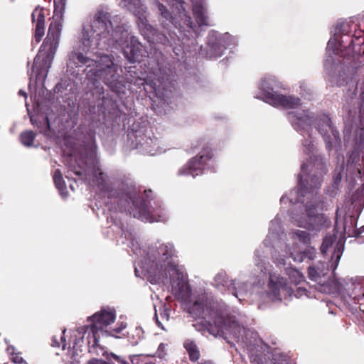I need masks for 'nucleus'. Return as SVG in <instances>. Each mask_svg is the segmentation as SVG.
Returning a JSON list of instances; mask_svg holds the SVG:
<instances>
[{"label": "nucleus", "mask_w": 364, "mask_h": 364, "mask_svg": "<svg viewBox=\"0 0 364 364\" xmlns=\"http://www.w3.org/2000/svg\"><path fill=\"white\" fill-rule=\"evenodd\" d=\"M36 134L32 131H26L21 133L20 139L21 143L26 146H31L33 144V141L35 139Z\"/></svg>", "instance_id": "30"}, {"label": "nucleus", "mask_w": 364, "mask_h": 364, "mask_svg": "<svg viewBox=\"0 0 364 364\" xmlns=\"http://www.w3.org/2000/svg\"><path fill=\"white\" fill-rule=\"evenodd\" d=\"M151 191L149 190V191H144V196H146V198H149L151 195Z\"/></svg>", "instance_id": "45"}, {"label": "nucleus", "mask_w": 364, "mask_h": 364, "mask_svg": "<svg viewBox=\"0 0 364 364\" xmlns=\"http://www.w3.org/2000/svg\"><path fill=\"white\" fill-rule=\"evenodd\" d=\"M53 1L54 21L50 24L47 37L34 59L33 69L30 74V89H31L33 84L37 87H43L58 47L63 27L62 20L65 6V0Z\"/></svg>", "instance_id": "5"}, {"label": "nucleus", "mask_w": 364, "mask_h": 364, "mask_svg": "<svg viewBox=\"0 0 364 364\" xmlns=\"http://www.w3.org/2000/svg\"><path fill=\"white\" fill-rule=\"evenodd\" d=\"M166 1H168V3H170L173 6H176V8L180 11V8H181V9L183 11V0H166Z\"/></svg>", "instance_id": "37"}, {"label": "nucleus", "mask_w": 364, "mask_h": 364, "mask_svg": "<svg viewBox=\"0 0 364 364\" xmlns=\"http://www.w3.org/2000/svg\"><path fill=\"white\" fill-rule=\"evenodd\" d=\"M88 328H89L88 326H85L80 327L77 329H76L75 331H73V335H72V339H73L72 342L73 344V348H75V346L78 345L80 343V341H82L83 339L84 336H85V333L87 332Z\"/></svg>", "instance_id": "28"}, {"label": "nucleus", "mask_w": 364, "mask_h": 364, "mask_svg": "<svg viewBox=\"0 0 364 364\" xmlns=\"http://www.w3.org/2000/svg\"><path fill=\"white\" fill-rule=\"evenodd\" d=\"M119 21L122 19L117 16L110 20L107 12L97 11L92 21L83 26L80 37L82 50L93 51L99 46L101 38H107L115 44L116 48L123 50L129 62L139 61L142 46L134 36L130 35L124 23L122 26L117 24Z\"/></svg>", "instance_id": "1"}, {"label": "nucleus", "mask_w": 364, "mask_h": 364, "mask_svg": "<svg viewBox=\"0 0 364 364\" xmlns=\"http://www.w3.org/2000/svg\"><path fill=\"white\" fill-rule=\"evenodd\" d=\"M73 171L76 174V175H78V176H81L83 174V173L80 171V170H77L75 168L73 169Z\"/></svg>", "instance_id": "46"}, {"label": "nucleus", "mask_w": 364, "mask_h": 364, "mask_svg": "<svg viewBox=\"0 0 364 364\" xmlns=\"http://www.w3.org/2000/svg\"><path fill=\"white\" fill-rule=\"evenodd\" d=\"M256 264L259 267H261V271L266 274L268 271L269 274V281L268 284L269 291L267 293V296L272 301H281L282 293L290 294L291 289L288 287L286 280L281 277L279 275L276 274H272L267 268L264 267V263L263 260L258 255V252H256Z\"/></svg>", "instance_id": "9"}, {"label": "nucleus", "mask_w": 364, "mask_h": 364, "mask_svg": "<svg viewBox=\"0 0 364 364\" xmlns=\"http://www.w3.org/2000/svg\"><path fill=\"white\" fill-rule=\"evenodd\" d=\"M194 18L199 26H209V18L207 14L204 0H191Z\"/></svg>", "instance_id": "21"}, {"label": "nucleus", "mask_w": 364, "mask_h": 364, "mask_svg": "<svg viewBox=\"0 0 364 364\" xmlns=\"http://www.w3.org/2000/svg\"><path fill=\"white\" fill-rule=\"evenodd\" d=\"M278 86L279 82L275 77L272 75L264 77L259 84V92L256 97L274 107L294 109L288 112L289 122L296 131H304L310 136L312 117L309 115L308 111L297 109L298 106L301 105L300 100L298 97L281 95L274 92V88Z\"/></svg>", "instance_id": "6"}, {"label": "nucleus", "mask_w": 364, "mask_h": 364, "mask_svg": "<svg viewBox=\"0 0 364 364\" xmlns=\"http://www.w3.org/2000/svg\"><path fill=\"white\" fill-rule=\"evenodd\" d=\"M53 181L61 196L63 198H66L68 192L66 191L65 181H63L62 173L60 170L58 169L55 171L53 174Z\"/></svg>", "instance_id": "26"}, {"label": "nucleus", "mask_w": 364, "mask_h": 364, "mask_svg": "<svg viewBox=\"0 0 364 364\" xmlns=\"http://www.w3.org/2000/svg\"><path fill=\"white\" fill-rule=\"evenodd\" d=\"M303 146L304 147V151L309 156L311 160H312V156L311 155L314 150V145L312 144L311 141H308L307 139L305 142L303 143Z\"/></svg>", "instance_id": "36"}, {"label": "nucleus", "mask_w": 364, "mask_h": 364, "mask_svg": "<svg viewBox=\"0 0 364 364\" xmlns=\"http://www.w3.org/2000/svg\"><path fill=\"white\" fill-rule=\"evenodd\" d=\"M153 36H154V34H153ZM147 38H148V41L149 42H154V41H159L160 43H165L166 41V37H161L159 35H157L156 38L154 36H153L151 38L148 36Z\"/></svg>", "instance_id": "38"}, {"label": "nucleus", "mask_w": 364, "mask_h": 364, "mask_svg": "<svg viewBox=\"0 0 364 364\" xmlns=\"http://www.w3.org/2000/svg\"><path fill=\"white\" fill-rule=\"evenodd\" d=\"M316 125L318 132L323 136L328 150L340 144L339 134L332 126L331 119L327 115H323L317 119Z\"/></svg>", "instance_id": "12"}, {"label": "nucleus", "mask_w": 364, "mask_h": 364, "mask_svg": "<svg viewBox=\"0 0 364 364\" xmlns=\"http://www.w3.org/2000/svg\"><path fill=\"white\" fill-rule=\"evenodd\" d=\"M289 235L295 242H299L306 245L311 242L313 235L310 232L301 230H294Z\"/></svg>", "instance_id": "24"}, {"label": "nucleus", "mask_w": 364, "mask_h": 364, "mask_svg": "<svg viewBox=\"0 0 364 364\" xmlns=\"http://www.w3.org/2000/svg\"><path fill=\"white\" fill-rule=\"evenodd\" d=\"M31 122L33 125L36 126L41 133L46 134L47 131L50 128V124L47 117L43 118L42 122H40L39 124L37 123L36 120L34 119L33 116H31Z\"/></svg>", "instance_id": "31"}, {"label": "nucleus", "mask_w": 364, "mask_h": 364, "mask_svg": "<svg viewBox=\"0 0 364 364\" xmlns=\"http://www.w3.org/2000/svg\"><path fill=\"white\" fill-rule=\"evenodd\" d=\"M120 4L122 6L127 8L136 16H138L139 20L141 21V25L144 26V28L147 29V31L150 29L151 32L153 31L152 27L149 25H146L144 21L146 19L144 16L146 11L144 9L140 0H121Z\"/></svg>", "instance_id": "18"}, {"label": "nucleus", "mask_w": 364, "mask_h": 364, "mask_svg": "<svg viewBox=\"0 0 364 364\" xmlns=\"http://www.w3.org/2000/svg\"><path fill=\"white\" fill-rule=\"evenodd\" d=\"M69 61L70 63H73L77 66L87 64L88 67L91 66V63H95L94 73L97 78L103 80L114 91L117 92H123L122 89L124 85L119 80L122 70L113 63L109 55H104L100 56L99 59L93 60L84 56L81 53L72 52L69 56Z\"/></svg>", "instance_id": "7"}, {"label": "nucleus", "mask_w": 364, "mask_h": 364, "mask_svg": "<svg viewBox=\"0 0 364 364\" xmlns=\"http://www.w3.org/2000/svg\"><path fill=\"white\" fill-rule=\"evenodd\" d=\"M32 21L36 23L34 38L36 43H39L45 33V15L43 9H35L32 13Z\"/></svg>", "instance_id": "20"}, {"label": "nucleus", "mask_w": 364, "mask_h": 364, "mask_svg": "<svg viewBox=\"0 0 364 364\" xmlns=\"http://www.w3.org/2000/svg\"><path fill=\"white\" fill-rule=\"evenodd\" d=\"M319 165L323 166V164L321 162H319L317 159H314V167H316V166H318Z\"/></svg>", "instance_id": "44"}, {"label": "nucleus", "mask_w": 364, "mask_h": 364, "mask_svg": "<svg viewBox=\"0 0 364 364\" xmlns=\"http://www.w3.org/2000/svg\"><path fill=\"white\" fill-rule=\"evenodd\" d=\"M188 311L196 319V326L198 331H207L214 337L232 336L239 339L245 332L244 327L236 320L235 316H227L224 318L221 312L215 310L205 294L199 295L194 299Z\"/></svg>", "instance_id": "4"}, {"label": "nucleus", "mask_w": 364, "mask_h": 364, "mask_svg": "<svg viewBox=\"0 0 364 364\" xmlns=\"http://www.w3.org/2000/svg\"><path fill=\"white\" fill-rule=\"evenodd\" d=\"M285 248V255L281 256L277 255V253L273 254L274 262L278 265H284L286 264L287 255L292 258L294 262H302L305 259H313L316 253L315 249L310 246H308L304 250H297V245L296 244L292 247L286 245Z\"/></svg>", "instance_id": "15"}, {"label": "nucleus", "mask_w": 364, "mask_h": 364, "mask_svg": "<svg viewBox=\"0 0 364 364\" xmlns=\"http://www.w3.org/2000/svg\"><path fill=\"white\" fill-rule=\"evenodd\" d=\"M343 45L340 42L338 36L331 37L327 44L326 50L328 55H340L343 53Z\"/></svg>", "instance_id": "25"}, {"label": "nucleus", "mask_w": 364, "mask_h": 364, "mask_svg": "<svg viewBox=\"0 0 364 364\" xmlns=\"http://www.w3.org/2000/svg\"><path fill=\"white\" fill-rule=\"evenodd\" d=\"M214 285L221 289L227 288L239 301L245 300L249 293L247 290V284L245 283H235L233 281H229L226 273L219 272L214 277Z\"/></svg>", "instance_id": "14"}, {"label": "nucleus", "mask_w": 364, "mask_h": 364, "mask_svg": "<svg viewBox=\"0 0 364 364\" xmlns=\"http://www.w3.org/2000/svg\"><path fill=\"white\" fill-rule=\"evenodd\" d=\"M86 179L90 183L97 186L101 191H105L109 189V178L96 162L92 167H89L85 171Z\"/></svg>", "instance_id": "16"}, {"label": "nucleus", "mask_w": 364, "mask_h": 364, "mask_svg": "<svg viewBox=\"0 0 364 364\" xmlns=\"http://www.w3.org/2000/svg\"><path fill=\"white\" fill-rule=\"evenodd\" d=\"M70 188H71L72 190H74V187H73V185L72 183L70 185Z\"/></svg>", "instance_id": "53"}, {"label": "nucleus", "mask_w": 364, "mask_h": 364, "mask_svg": "<svg viewBox=\"0 0 364 364\" xmlns=\"http://www.w3.org/2000/svg\"><path fill=\"white\" fill-rule=\"evenodd\" d=\"M257 287H253V289H252V292L251 293V294H257Z\"/></svg>", "instance_id": "48"}, {"label": "nucleus", "mask_w": 364, "mask_h": 364, "mask_svg": "<svg viewBox=\"0 0 364 364\" xmlns=\"http://www.w3.org/2000/svg\"><path fill=\"white\" fill-rule=\"evenodd\" d=\"M52 345H53V346H59V341H58L56 336L53 337Z\"/></svg>", "instance_id": "43"}, {"label": "nucleus", "mask_w": 364, "mask_h": 364, "mask_svg": "<svg viewBox=\"0 0 364 364\" xmlns=\"http://www.w3.org/2000/svg\"><path fill=\"white\" fill-rule=\"evenodd\" d=\"M141 148L143 151L150 155H156L165 151L159 146V141L157 139L148 138L144 142H140Z\"/></svg>", "instance_id": "22"}, {"label": "nucleus", "mask_w": 364, "mask_h": 364, "mask_svg": "<svg viewBox=\"0 0 364 364\" xmlns=\"http://www.w3.org/2000/svg\"><path fill=\"white\" fill-rule=\"evenodd\" d=\"M160 317H161V321L159 320L157 312L156 311L155 312V318H156V323H157L158 326L161 327L162 329H164V327L162 325V321L163 322L168 321L169 318H170L169 310L165 306H164L161 309H160Z\"/></svg>", "instance_id": "29"}, {"label": "nucleus", "mask_w": 364, "mask_h": 364, "mask_svg": "<svg viewBox=\"0 0 364 364\" xmlns=\"http://www.w3.org/2000/svg\"><path fill=\"white\" fill-rule=\"evenodd\" d=\"M224 38L226 39L227 41H229L230 43H228L227 44L228 46H230L231 45H235V39L232 37L231 36H230L228 33H226L225 36H224Z\"/></svg>", "instance_id": "40"}, {"label": "nucleus", "mask_w": 364, "mask_h": 364, "mask_svg": "<svg viewBox=\"0 0 364 364\" xmlns=\"http://www.w3.org/2000/svg\"><path fill=\"white\" fill-rule=\"evenodd\" d=\"M116 319V312L114 309L105 308L94 314L88 318L90 322V329L92 333L93 346H97L101 336H113L118 338L116 334L119 333L127 327L124 322L117 323V328H110L109 326Z\"/></svg>", "instance_id": "8"}, {"label": "nucleus", "mask_w": 364, "mask_h": 364, "mask_svg": "<svg viewBox=\"0 0 364 364\" xmlns=\"http://www.w3.org/2000/svg\"><path fill=\"white\" fill-rule=\"evenodd\" d=\"M129 211L134 218L144 222H165L168 218L166 212L164 209L150 213L149 210H146V205L144 200L139 203L133 200L132 206Z\"/></svg>", "instance_id": "10"}, {"label": "nucleus", "mask_w": 364, "mask_h": 364, "mask_svg": "<svg viewBox=\"0 0 364 364\" xmlns=\"http://www.w3.org/2000/svg\"><path fill=\"white\" fill-rule=\"evenodd\" d=\"M283 235L284 232L281 228V219L279 216H276L270 223L269 232L264 243L272 244V242L273 245L278 246Z\"/></svg>", "instance_id": "19"}, {"label": "nucleus", "mask_w": 364, "mask_h": 364, "mask_svg": "<svg viewBox=\"0 0 364 364\" xmlns=\"http://www.w3.org/2000/svg\"><path fill=\"white\" fill-rule=\"evenodd\" d=\"M134 84L139 86L143 85L145 92H153L159 98L163 99L166 95L163 82L159 79L154 81L153 79H151V77L146 78L140 77L136 80Z\"/></svg>", "instance_id": "17"}, {"label": "nucleus", "mask_w": 364, "mask_h": 364, "mask_svg": "<svg viewBox=\"0 0 364 364\" xmlns=\"http://www.w3.org/2000/svg\"><path fill=\"white\" fill-rule=\"evenodd\" d=\"M287 274L289 275L291 282L296 284H299L304 278L303 275L299 270L293 268H290L287 270Z\"/></svg>", "instance_id": "32"}, {"label": "nucleus", "mask_w": 364, "mask_h": 364, "mask_svg": "<svg viewBox=\"0 0 364 364\" xmlns=\"http://www.w3.org/2000/svg\"><path fill=\"white\" fill-rule=\"evenodd\" d=\"M139 269L137 267H135V274L136 277H140V274H139Z\"/></svg>", "instance_id": "50"}, {"label": "nucleus", "mask_w": 364, "mask_h": 364, "mask_svg": "<svg viewBox=\"0 0 364 364\" xmlns=\"http://www.w3.org/2000/svg\"><path fill=\"white\" fill-rule=\"evenodd\" d=\"M175 250L171 244H161L152 247L144 262L139 264L144 276L151 284H156L169 277L172 292L180 299L189 302L191 289L183 266L172 259Z\"/></svg>", "instance_id": "3"}, {"label": "nucleus", "mask_w": 364, "mask_h": 364, "mask_svg": "<svg viewBox=\"0 0 364 364\" xmlns=\"http://www.w3.org/2000/svg\"><path fill=\"white\" fill-rule=\"evenodd\" d=\"M7 351L9 354H11L12 355L11 360L15 363H18V364H28L27 363H26L24 361V360L23 359V358L21 356H20L18 354H15L14 353V347H8L7 348Z\"/></svg>", "instance_id": "34"}, {"label": "nucleus", "mask_w": 364, "mask_h": 364, "mask_svg": "<svg viewBox=\"0 0 364 364\" xmlns=\"http://www.w3.org/2000/svg\"><path fill=\"white\" fill-rule=\"evenodd\" d=\"M361 97H362L363 101H364V92L362 93Z\"/></svg>", "instance_id": "52"}, {"label": "nucleus", "mask_w": 364, "mask_h": 364, "mask_svg": "<svg viewBox=\"0 0 364 364\" xmlns=\"http://www.w3.org/2000/svg\"><path fill=\"white\" fill-rule=\"evenodd\" d=\"M104 355L108 360H114L118 364H129V363L123 357L118 355L114 353L105 352L104 353Z\"/></svg>", "instance_id": "33"}, {"label": "nucleus", "mask_w": 364, "mask_h": 364, "mask_svg": "<svg viewBox=\"0 0 364 364\" xmlns=\"http://www.w3.org/2000/svg\"><path fill=\"white\" fill-rule=\"evenodd\" d=\"M139 358V355H132L130 357V360H131V362L133 363V364H136L137 363V360Z\"/></svg>", "instance_id": "41"}, {"label": "nucleus", "mask_w": 364, "mask_h": 364, "mask_svg": "<svg viewBox=\"0 0 364 364\" xmlns=\"http://www.w3.org/2000/svg\"><path fill=\"white\" fill-rule=\"evenodd\" d=\"M181 18H185V22L186 23L187 26L192 29H194L193 26L192 25V23L191 22V17L186 15V14H181Z\"/></svg>", "instance_id": "39"}, {"label": "nucleus", "mask_w": 364, "mask_h": 364, "mask_svg": "<svg viewBox=\"0 0 364 364\" xmlns=\"http://www.w3.org/2000/svg\"><path fill=\"white\" fill-rule=\"evenodd\" d=\"M335 238V230H333V234H328L325 237L321 246V251L323 255L326 254L328 251L331 252V250H333L331 260L329 261L333 272L337 268L344 248V237L341 235L340 239L336 244Z\"/></svg>", "instance_id": "13"}, {"label": "nucleus", "mask_w": 364, "mask_h": 364, "mask_svg": "<svg viewBox=\"0 0 364 364\" xmlns=\"http://www.w3.org/2000/svg\"><path fill=\"white\" fill-rule=\"evenodd\" d=\"M60 341H61V343H62V348H63V350H65V346H66V344L65 343V338H64V336H61L60 337Z\"/></svg>", "instance_id": "42"}, {"label": "nucleus", "mask_w": 364, "mask_h": 364, "mask_svg": "<svg viewBox=\"0 0 364 364\" xmlns=\"http://www.w3.org/2000/svg\"><path fill=\"white\" fill-rule=\"evenodd\" d=\"M165 348V346L164 344H160V346H159V351H163Z\"/></svg>", "instance_id": "49"}, {"label": "nucleus", "mask_w": 364, "mask_h": 364, "mask_svg": "<svg viewBox=\"0 0 364 364\" xmlns=\"http://www.w3.org/2000/svg\"><path fill=\"white\" fill-rule=\"evenodd\" d=\"M156 5L158 6V9L161 12V14L162 16H164L165 18L166 19H168L170 20V21L173 23V24H175L176 23L174 22V19L172 18V16L170 15V14L168 13V11L166 10V9L165 8V6L164 5H162L161 4H160L159 2H156Z\"/></svg>", "instance_id": "35"}, {"label": "nucleus", "mask_w": 364, "mask_h": 364, "mask_svg": "<svg viewBox=\"0 0 364 364\" xmlns=\"http://www.w3.org/2000/svg\"><path fill=\"white\" fill-rule=\"evenodd\" d=\"M308 166L303 162L299 176V188L291 191L288 197L283 196L281 203H285L289 200L291 203H299L291 213L292 223L311 232H318L328 227L330 221L325 215L317 213L318 204L316 194L321 179L315 175H306Z\"/></svg>", "instance_id": "2"}, {"label": "nucleus", "mask_w": 364, "mask_h": 364, "mask_svg": "<svg viewBox=\"0 0 364 364\" xmlns=\"http://www.w3.org/2000/svg\"><path fill=\"white\" fill-rule=\"evenodd\" d=\"M136 250H134V252L136 254H138V252H136Z\"/></svg>", "instance_id": "55"}, {"label": "nucleus", "mask_w": 364, "mask_h": 364, "mask_svg": "<svg viewBox=\"0 0 364 364\" xmlns=\"http://www.w3.org/2000/svg\"><path fill=\"white\" fill-rule=\"evenodd\" d=\"M18 95H21V96H23L24 97L26 98L27 95H26V93L22 90H20L19 92H18Z\"/></svg>", "instance_id": "47"}, {"label": "nucleus", "mask_w": 364, "mask_h": 364, "mask_svg": "<svg viewBox=\"0 0 364 364\" xmlns=\"http://www.w3.org/2000/svg\"><path fill=\"white\" fill-rule=\"evenodd\" d=\"M320 291H325V292H329V290H326V289L321 288Z\"/></svg>", "instance_id": "51"}, {"label": "nucleus", "mask_w": 364, "mask_h": 364, "mask_svg": "<svg viewBox=\"0 0 364 364\" xmlns=\"http://www.w3.org/2000/svg\"><path fill=\"white\" fill-rule=\"evenodd\" d=\"M328 272V267L323 262L310 266L308 269L309 277L315 282H320L321 277H324Z\"/></svg>", "instance_id": "23"}, {"label": "nucleus", "mask_w": 364, "mask_h": 364, "mask_svg": "<svg viewBox=\"0 0 364 364\" xmlns=\"http://www.w3.org/2000/svg\"><path fill=\"white\" fill-rule=\"evenodd\" d=\"M142 32H143V35H144V36H146L145 32H144V31H143Z\"/></svg>", "instance_id": "54"}, {"label": "nucleus", "mask_w": 364, "mask_h": 364, "mask_svg": "<svg viewBox=\"0 0 364 364\" xmlns=\"http://www.w3.org/2000/svg\"><path fill=\"white\" fill-rule=\"evenodd\" d=\"M184 347L189 355L191 360L197 361L199 359L200 353L193 342L186 341L184 343Z\"/></svg>", "instance_id": "27"}, {"label": "nucleus", "mask_w": 364, "mask_h": 364, "mask_svg": "<svg viewBox=\"0 0 364 364\" xmlns=\"http://www.w3.org/2000/svg\"><path fill=\"white\" fill-rule=\"evenodd\" d=\"M213 154L210 149H205L200 156H196L189 160L178 172L179 176H191L196 177L204 172L208 161H210Z\"/></svg>", "instance_id": "11"}]
</instances>
